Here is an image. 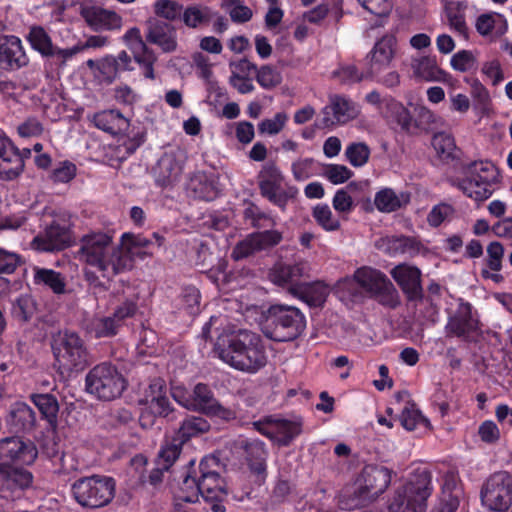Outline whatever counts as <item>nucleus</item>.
<instances>
[{
  "instance_id": "18",
  "label": "nucleus",
  "mask_w": 512,
  "mask_h": 512,
  "mask_svg": "<svg viewBox=\"0 0 512 512\" xmlns=\"http://www.w3.org/2000/svg\"><path fill=\"white\" fill-rule=\"evenodd\" d=\"M359 110L355 102L341 95H333L330 102L322 109V117L316 126L320 129L331 128L335 125L346 124L355 119Z\"/></svg>"
},
{
  "instance_id": "19",
  "label": "nucleus",
  "mask_w": 512,
  "mask_h": 512,
  "mask_svg": "<svg viewBox=\"0 0 512 512\" xmlns=\"http://www.w3.org/2000/svg\"><path fill=\"white\" fill-rule=\"evenodd\" d=\"M32 483L30 471L0 463V499L14 501L20 498Z\"/></svg>"
},
{
  "instance_id": "42",
  "label": "nucleus",
  "mask_w": 512,
  "mask_h": 512,
  "mask_svg": "<svg viewBox=\"0 0 512 512\" xmlns=\"http://www.w3.org/2000/svg\"><path fill=\"white\" fill-rule=\"evenodd\" d=\"M467 7V0L451 1L445 6V12L450 27L462 36H467L468 31L465 20V10Z\"/></svg>"
},
{
  "instance_id": "47",
  "label": "nucleus",
  "mask_w": 512,
  "mask_h": 512,
  "mask_svg": "<svg viewBox=\"0 0 512 512\" xmlns=\"http://www.w3.org/2000/svg\"><path fill=\"white\" fill-rule=\"evenodd\" d=\"M477 32L482 36L489 35L494 29L498 35L507 31V21L501 14H481L475 24Z\"/></svg>"
},
{
  "instance_id": "32",
  "label": "nucleus",
  "mask_w": 512,
  "mask_h": 512,
  "mask_svg": "<svg viewBox=\"0 0 512 512\" xmlns=\"http://www.w3.org/2000/svg\"><path fill=\"white\" fill-rule=\"evenodd\" d=\"M7 424L15 432H30L36 424L35 412L26 403L16 402L10 408Z\"/></svg>"
},
{
  "instance_id": "43",
  "label": "nucleus",
  "mask_w": 512,
  "mask_h": 512,
  "mask_svg": "<svg viewBox=\"0 0 512 512\" xmlns=\"http://www.w3.org/2000/svg\"><path fill=\"white\" fill-rule=\"evenodd\" d=\"M220 470V459L213 455H205L198 466L195 467V460H190L188 469L183 477L207 478V476H213L219 474Z\"/></svg>"
},
{
  "instance_id": "52",
  "label": "nucleus",
  "mask_w": 512,
  "mask_h": 512,
  "mask_svg": "<svg viewBox=\"0 0 512 512\" xmlns=\"http://www.w3.org/2000/svg\"><path fill=\"white\" fill-rule=\"evenodd\" d=\"M413 135L421 134L430 130L435 123L434 113L425 106H414L413 108Z\"/></svg>"
},
{
  "instance_id": "9",
  "label": "nucleus",
  "mask_w": 512,
  "mask_h": 512,
  "mask_svg": "<svg viewBox=\"0 0 512 512\" xmlns=\"http://www.w3.org/2000/svg\"><path fill=\"white\" fill-rule=\"evenodd\" d=\"M127 388V380L110 362L95 365L85 376V389L101 401L119 398Z\"/></svg>"
},
{
  "instance_id": "30",
  "label": "nucleus",
  "mask_w": 512,
  "mask_h": 512,
  "mask_svg": "<svg viewBox=\"0 0 512 512\" xmlns=\"http://www.w3.org/2000/svg\"><path fill=\"white\" fill-rule=\"evenodd\" d=\"M132 59L126 51H121L117 56L108 55L97 63V69L102 79L107 84L115 81L118 75L123 71H130Z\"/></svg>"
},
{
  "instance_id": "59",
  "label": "nucleus",
  "mask_w": 512,
  "mask_h": 512,
  "mask_svg": "<svg viewBox=\"0 0 512 512\" xmlns=\"http://www.w3.org/2000/svg\"><path fill=\"white\" fill-rule=\"evenodd\" d=\"M265 229L266 230L264 231H256L252 233L259 251L271 249L283 240L282 232L272 228Z\"/></svg>"
},
{
  "instance_id": "57",
  "label": "nucleus",
  "mask_w": 512,
  "mask_h": 512,
  "mask_svg": "<svg viewBox=\"0 0 512 512\" xmlns=\"http://www.w3.org/2000/svg\"><path fill=\"white\" fill-rule=\"evenodd\" d=\"M464 81L471 88V96L475 102L476 107L485 110L491 103V98L486 87L476 77H465Z\"/></svg>"
},
{
  "instance_id": "51",
  "label": "nucleus",
  "mask_w": 512,
  "mask_h": 512,
  "mask_svg": "<svg viewBox=\"0 0 512 512\" xmlns=\"http://www.w3.org/2000/svg\"><path fill=\"white\" fill-rule=\"evenodd\" d=\"M312 216L316 223L325 231L334 232L340 229L339 219L333 216L327 204H317L313 208Z\"/></svg>"
},
{
  "instance_id": "28",
  "label": "nucleus",
  "mask_w": 512,
  "mask_h": 512,
  "mask_svg": "<svg viewBox=\"0 0 512 512\" xmlns=\"http://www.w3.org/2000/svg\"><path fill=\"white\" fill-rule=\"evenodd\" d=\"M182 174V165L173 154H164L153 169L155 185L165 189L176 184Z\"/></svg>"
},
{
  "instance_id": "46",
  "label": "nucleus",
  "mask_w": 512,
  "mask_h": 512,
  "mask_svg": "<svg viewBox=\"0 0 512 512\" xmlns=\"http://www.w3.org/2000/svg\"><path fill=\"white\" fill-rule=\"evenodd\" d=\"M183 445V440H179L174 436L165 439L158 453V465L162 466L163 469L169 470L180 456Z\"/></svg>"
},
{
  "instance_id": "40",
  "label": "nucleus",
  "mask_w": 512,
  "mask_h": 512,
  "mask_svg": "<svg viewBox=\"0 0 512 512\" xmlns=\"http://www.w3.org/2000/svg\"><path fill=\"white\" fill-rule=\"evenodd\" d=\"M210 430V423L200 416H187L181 423L174 437L183 440V444L191 438L198 437Z\"/></svg>"
},
{
  "instance_id": "56",
  "label": "nucleus",
  "mask_w": 512,
  "mask_h": 512,
  "mask_svg": "<svg viewBox=\"0 0 512 512\" xmlns=\"http://www.w3.org/2000/svg\"><path fill=\"white\" fill-rule=\"evenodd\" d=\"M400 421L402 426L408 431L414 430L421 424L426 425L429 423L428 419L423 416L414 403L406 404L401 412Z\"/></svg>"
},
{
  "instance_id": "4",
  "label": "nucleus",
  "mask_w": 512,
  "mask_h": 512,
  "mask_svg": "<svg viewBox=\"0 0 512 512\" xmlns=\"http://www.w3.org/2000/svg\"><path fill=\"white\" fill-rule=\"evenodd\" d=\"M393 471L382 465H365L350 489L339 497L345 510L362 508L377 499L391 483Z\"/></svg>"
},
{
  "instance_id": "15",
  "label": "nucleus",
  "mask_w": 512,
  "mask_h": 512,
  "mask_svg": "<svg viewBox=\"0 0 512 512\" xmlns=\"http://www.w3.org/2000/svg\"><path fill=\"white\" fill-rule=\"evenodd\" d=\"M283 176L274 163H266L258 175V186L262 197L268 199L272 204L284 209L290 198H293L298 190L289 187L281 191Z\"/></svg>"
},
{
  "instance_id": "49",
  "label": "nucleus",
  "mask_w": 512,
  "mask_h": 512,
  "mask_svg": "<svg viewBox=\"0 0 512 512\" xmlns=\"http://www.w3.org/2000/svg\"><path fill=\"white\" fill-rule=\"evenodd\" d=\"M183 8L177 0H156L153 4L154 14L168 23L180 21Z\"/></svg>"
},
{
  "instance_id": "17",
  "label": "nucleus",
  "mask_w": 512,
  "mask_h": 512,
  "mask_svg": "<svg viewBox=\"0 0 512 512\" xmlns=\"http://www.w3.org/2000/svg\"><path fill=\"white\" fill-rule=\"evenodd\" d=\"M38 455L35 444L18 436L0 440V461L5 465H31Z\"/></svg>"
},
{
  "instance_id": "44",
  "label": "nucleus",
  "mask_w": 512,
  "mask_h": 512,
  "mask_svg": "<svg viewBox=\"0 0 512 512\" xmlns=\"http://www.w3.org/2000/svg\"><path fill=\"white\" fill-rule=\"evenodd\" d=\"M121 326L110 316L95 317L87 324V332L96 339L111 338L118 334Z\"/></svg>"
},
{
  "instance_id": "48",
  "label": "nucleus",
  "mask_w": 512,
  "mask_h": 512,
  "mask_svg": "<svg viewBox=\"0 0 512 512\" xmlns=\"http://www.w3.org/2000/svg\"><path fill=\"white\" fill-rule=\"evenodd\" d=\"M122 244L126 248L134 249H155L160 248L164 242V236L157 232H153L151 238L145 237L141 234L124 233L121 237Z\"/></svg>"
},
{
  "instance_id": "45",
  "label": "nucleus",
  "mask_w": 512,
  "mask_h": 512,
  "mask_svg": "<svg viewBox=\"0 0 512 512\" xmlns=\"http://www.w3.org/2000/svg\"><path fill=\"white\" fill-rule=\"evenodd\" d=\"M244 205L243 218L252 228L260 230L275 226L276 223L271 215L262 211L254 202L246 200Z\"/></svg>"
},
{
  "instance_id": "50",
  "label": "nucleus",
  "mask_w": 512,
  "mask_h": 512,
  "mask_svg": "<svg viewBox=\"0 0 512 512\" xmlns=\"http://www.w3.org/2000/svg\"><path fill=\"white\" fill-rule=\"evenodd\" d=\"M459 504V491L455 487L452 488L450 481L446 480L439 502L431 512H456Z\"/></svg>"
},
{
  "instance_id": "25",
  "label": "nucleus",
  "mask_w": 512,
  "mask_h": 512,
  "mask_svg": "<svg viewBox=\"0 0 512 512\" xmlns=\"http://www.w3.org/2000/svg\"><path fill=\"white\" fill-rule=\"evenodd\" d=\"M20 150L6 136L0 137V175L6 180L17 178L24 169Z\"/></svg>"
},
{
  "instance_id": "62",
  "label": "nucleus",
  "mask_w": 512,
  "mask_h": 512,
  "mask_svg": "<svg viewBox=\"0 0 512 512\" xmlns=\"http://www.w3.org/2000/svg\"><path fill=\"white\" fill-rule=\"evenodd\" d=\"M255 75L258 84L264 89L274 88L281 82L279 73L270 65L257 68Z\"/></svg>"
},
{
  "instance_id": "61",
  "label": "nucleus",
  "mask_w": 512,
  "mask_h": 512,
  "mask_svg": "<svg viewBox=\"0 0 512 512\" xmlns=\"http://www.w3.org/2000/svg\"><path fill=\"white\" fill-rule=\"evenodd\" d=\"M226 269L227 262L221 260L216 267H212L206 272L207 278L220 290L226 289L231 281V275L227 273Z\"/></svg>"
},
{
  "instance_id": "31",
  "label": "nucleus",
  "mask_w": 512,
  "mask_h": 512,
  "mask_svg": "<svg viewBox=\"0 0 512 512\" xmlns=\"http://www.w3.org/2000/svg\"><path fill=\"white\" fill-rule=\"evenodd\" d=\"M367 294L384 307L395 309L400 305V296L397 289L382 271H380V275L377 276L376 282Z\"/></svg>"
},
{
  "instance_id": "38",
  "label": "nucleus",
  "mask_w": 512,
  "mask_h": 512,
  "mask_svg": "<svg viewBox=\"0 0 512 512\" xmlns=\"http://www.w3.org/2000/svg\"><path fill=\"white\" fill-rule=\"evenodd\" d=\"M30 400L38 408L42 419H45L50 427L55 428L59 412L57 398L52 394L45 393L32 394Z\"/></svg>"
},
{
  "instance_id": "55",
  "label": "nucleus",
  "mask_w": 512,
  "mask_h": 512,
  "mask_svg": "<svg viewBox=\"0 0 512 512\" xmlns=\"http://www.w3.org/2000/svg\"><path fill=\"white\" fill-rule=\"evenodd\" d=\"M216 402L210 387L204 383H198L193 389V407L204 414Z\"/></svg>"
},
{
  "instance_id": "5",
  "label": "nucleus",
  "mask_w": 512,
  "mask_h": 512,
  "mask_svg": "<svg viewBox=\"0 0 512 512\" xmlns=\"http://www.w3.org/2000/svg\"><path fill=\"white\" fill-rule=\"evenodd\" d=\"M306 328V317L297 307L273 304L264 314L262 331L275 342H290L302 335Z\"/></svg>"
},
{
  "instance_id": "34",
  "label": "nucleus",
  "mask_w": 512,
  "mask_h": 512,
  "mask_svg": "<svg viewBox=\"0 0 512 512\" xmlns=\"http://www.w3.org/2000/svg\"><path fill=\"white\" fill-rule=\"evenodd\" d=\"M411 201L409 192L396 194L392 188H383L375 194L374 204L378 211L391 213L406 207Z\"/></svg>"
},
{
  "instance_id": "20",
  "label": "nucleus",
  "mask_w": 512,
  "mask_h": 512,
  "mask_svg": "<svg viewBox=\"0 0 512 512\" xmlns=\"http://www.w3.org/2000/svg\"><path fill=\"white\" fill-rule=\"evenodd\" d=\"M30 63L22 40L13 34L0 33V71L16 72Z\"/></svg>"
},
{
  "instance_id": "60",
  "label": "nucleus",
  "mask_w": 512,
  "mask_h": 512,
  "mask_svg": "<svg viewBox=\"0 0 512 512\" xmlns=\"http://www.w3.org/2000/svg\"><path fill=\"white\" fill-rule=\"evenodd\" d=\"M294 491V485L286 479H278L270 494L271 505H280L288 502Z\"/></svg>"
},
{
  "instance_id": "33",
  "label": "nucleus",
  "mask_w": 512,
  "mask_h": 512,
  "mask_svg": "<svg viewBox=\"0 0 512 512\" xmlns=\"http://www.w3.org/2000/svg\"><path fill=\"white\" fill-rule=\"evenodd\" d=\"M383 116L388 122L396 123L402 132L413 135V114L401 102L392 97L386 99Z\"/></svg>"
},
{
  "instance_id": "13",
  "label": "nucleus",
  "mask_w": 512,
  "mask_h": 512,
  "mask_svg": "<svg viewBox=\"0 0 512 512\" xmlns=\"http://www.w3.org/2000/svg\"><path fill=\"white\" fill-rule=\"evenodd\" d=\"M481 502L490 511L505 512L512 504V477L506 471L490 475L480 491Z\"/></svg>"
},
{
  "instance_id": "22",
  "label": "nucleus",
  "mask_w": 512,
  "mask_h": 512,
  "mask_svg": "<svg viewBox=\"0 0 512 512\" xmlns=\"http://www.w3.org/2000/svg\"><path fill=\"white\" fill-rule=\"evenodd\" d=\"M81 16L94 31H116L122 27V17L115 11L100 6H84Z\"/></svg>"
},
{
  "instance_id": "21",
  "label": "nucleus",
  "mask_w": 512,
  "mask_h": 512,
  "mask_svg": "<svg viewBox=\"0 0 512 512\" xmlns=\"http://www.w3.org/2000/svg\"><path fill=\"white\" fill-rule=\"evenodd\" d=\"M390 274L408 302H423L422 273L418 267L403 263L396 265Z\"/></svg>"
},
{
  "instance_id": "53",
  "label": "nucleus",
  "mask_w": 512,
  "mask_h": 512,
  "mask_svg": "<svg viewBox=\"0 0 512 512\" xmlns=\"http://www.w3.org/2000/svg\"><path fill=\"white\" fill-rule=\"evenodd\" d=\"M371 150L364 142H352L345 150V156L353 167L364 166L370 158Z\"/></svg>"
},
{
  "instance_id": "64",
  "label": "nucleus",
  "mask_w": 512,
  "mask_h": 512,
  "mask_svg": "<svg viewBox=\"0 0 512 512\" xmlns=\"http://www.w3.org/2000/svg\"><path fill=\"white\" fill-rule=\"evenodd\" d=\"M288 116L284 112H278L273 118L264 119L258 124V129L261 133L269 135L278 134L285 126Z\"/></svg>"
},
{
  "instance_id": "35",
  "label": "nucleus",
  "mask_w": 512,
  "mask_h": 512,
  "mask_svg": "<svg viewBox=\"0 0 512 512\" xmlns=\"http://www.w3.org/2000/svg\"><path fill=\"white\" fill-rule=\"evenodd\" d=\"M94 125L111 135H117L125 132L129 127L128 120L118 110H104L98 112L93 117Z\"/></svg>"
},
{
  "instance_id": "63",
  "label": "nucleus",
  "mask_w": 512,
  "mask_h": 512,
  "mask_svg": "<svg viewBox=\"0 0 512 512\" xmlns=\"http://www.w3.org/2000/svg\"><path fill=\"white\" fill-rule=\"evenodd\" d=\"M454 213L452 205L447 203H440L432 207L427 215L428 224L433 227H439L445 220L451 217Z\"/></svg>"
},
{
  "instance_id": "24",
  "label": "nucleus",
  "mask_w": 512,
  "mask_h": 512,
  "mask_svg": "<svg viewBox=\"0 0 512 512\" xmlns=\"http://www.w3.org/2000/svg\"><path fill=\"white\" fill-rule=\"evenodd\" d=\"M146 41L157 45L163 52H174L177 48L176 28L163 20L153 19L148 21Z\"/></svg>"
},
{
  "instance_id": "39",
  "label": "nucleus",
  "mask_w": 512,
  "mask_h": 512,
  "mask_svg": "<svg viewBox=\"0 0 512 512\" xmlns=\"http://www.w3.org/2000/svg\"><path fill=\"white\" fill-rule=\"evenodd\" d=\"M293 289L295 298L302 300L309 306H319L325 300L324 286L320 282H308L304 280Z\"/></svg>"
},
{
  "instance_id": "11",
  "label": "nucleus",
  "mask_w": 512,
  "mask_h": 512,
  "mask_svg": "<svg viewBox=\"0 0 512 512\" xmlns=\"http://www.w3.org/2000/svg\"><path fill=\"white\" fill-rule=\"evenodd\" d=\"M116 482L112 477L92 475L77 479L71 486L75 501L85 508L107 506L115 497Z\"/></svg>"
},
{
  "instance_id": "41",
  "label": "nucleus",
  "mask_w": 512,
  "mask_h": 512,
  "mask_svg": "<svg viewBox=\"0 0 512 512\" xmlns=\"http://www.w3.org/2000/svg\"><path fill=\"white\" fill-rule=\"evenodd\" d=\"M34 284L48 287L55 294H63L66 290L65 278L58 271L47 268H34Z\"/></svg>"
},
{
  "instance_id": "36",
  "label": "nucleus",
  "mask_w": 512,
  "mask_h": 512,
  "mask_svg": "<svg viewBox=\"0 0 512 512\" xmlns=\"http://www.w3.org/2000/svg\"><path fill=\"white\" fill-rule=\"evenodd\" d=\"M188 189L194 198L212 201L218 196V189L213 177L205 172L195 173L188 183Z\"/></svg>"
},
{
  "instance_id": "8",
  "label": "nucleus",
  "mask_w": 512,
  "mask_h": 512,
  "mask_svg": "<svg viewBox=\"0 0 512 512\" xmlns=\"http://www.w3.org/2000/svg\"><path fill=\"white\" fill-rule=\"evenodd\" d=\"M433 491L432 473L417 468L389 501V512H425L427 499Z\"/></svg>"
},
{
  "instance_id": "12",
  "label": "nucleus",
  "mask_w": 512,
  "mask_h": 512,
  "mask_svg": "<svg viewBox=\"0 0 512 512\" xmlns=\"http://www.w3.org/2000/svg\"><path fill=\"white\" fill-rule=\"evenodd\" d=\"M73 223L67 214L55 215L52 221L32 240L33 249L40 252L62 251L74 241Z\"/></svg>"
},
{
  "instance_id": "23",
  "label": "nucleus",
  "mask_w": 512,
  "mask_h": 512,
  "mask_svg": "<svg viewBox=\"0 0 512 512\" xmlns=\"http://www.w3.org/2000/svg\"><path fill=\"white\" fill-rule=\"evenodd\" d=\"M240 448L250 471L264 480L267 476L268 457L265 442L257 438H246L240 441Z\"/></svg>"
},
{
  "instance_id": "27",
  "label": "nucleus",
  "mask_w": 512,
  "mask_h": 512,
  "mask_svg": "<svg viewBox=\"0 0 512 512\" xmlns=\"http://www.w3.org/2000/svg\"><path fill=\"white\" fill-rule=\"evenodd\" d=\"M395 38L392 36H384L378 40L372 51L367 55L368 59V75L372 78L377 77L385 70L394 56Z\"/></svg>"
},
{
  "instance_id": "1",
  "label": "nucleus",
  "mask_w": 512,
  "mask_h": 512,
  "mask_svg": "<svg viewBox=\"0 0 512 512\" xmlns=\"http://www.w3.org/2000/svg\"><path fill=\"white\" fill-rule=\"evenodd\" d=\"M432 146L443 163L460 169L462 177H457L453 181V185L465 196L481 203L493 195L494 185L500 182V173L491 161L479 160L463 163L461 161L462 150L457 147L454 137L446 132L434 134Z\"/></svg>"
},
{
  "instance_id": "6",
  "label": "nucleus",
  "mask_w": 512,
  "mask_h": 512,
  "mask_svg": "<svg viewBox=\"0 0 512 512\" xmlns=\"http://www.w3.org/2000/svg\"><path fill=\"white\" fill-rule=\"evenodd\" d=\"M202 496L211 502L213 512H226L223 504L228 496L226 482L220 473L207 478L183 477L179 489L174 493V505L178 508L182 502L196 503Z\"/></svg>"
},
{
  "instance_id": "29",
  "label": "nucleus",
  "mask_w": 512,
  "mask_h": 512,
  "mask_svg": "<svg viewBox=\"0 0 512 512\" xmlns=\"http://www.w3.org/2000/svg\"><path fill=\"white\" fill-rule=\"evenodd\" d=\"M167 391L166 382L162 378L153 379L148 389V404L160 417L173 421L176 418L175 409L167 396Z\"/></svg>"
},
{
  "instance_id": "10",
  "label": "nucleus",
  "mask_w": 512,
  "mask_h": 512,
  "mask_svg": "<svg viewBox=\"0 0 512 512\" xmlns=\"http://www.w3.org/2000/svg\"><path fill=\"white\" fill-rule=\"evenodd\" d=\"M52 351L61 374L83 371L89 365V351L75 332L65 331L52 344Z\"/></svg>"
},
{
  "instance_id": "37",
  "label": "nucleus",
  "mask_w": 512,
  "mask_h": 512,
  "mask_svg": "<svg viewBox=\"0 0 512 512\" xmlns=\"http://www.w3.org/2000/svg\"><path fill=\"white\" fill-rule=\"evenodd\" d=\"M211 21V10L208 6L190 4L183 8L180 22L188 29L198 30Z\"/></svg>"
},
{
  "instance_id": "16",
  "label": "nucleus",
  "mask_w": 512,
  "mask_h": 512,
  "mask_svg": "<svg viewBox=\"0 0 512 512\" xmlns=\"http://www.w3.org/2000/svg\"><path fill=\"white\" fill-rule=\"evenodd\" d=\"M447 337H457L470 342L474 334L480 330L477 312L470 302L459 299L455 312L448 317L444 327Z\"/></svg>"
},
{
  "instance_id": "7",
  "label": "nucleus",
  "mask_w": 512,
  "mask_h": 512,
  "mask_svg": "<svg viewBox=\"0 0 512 512\" xmlns=\"http://www.w3.org/2000/svg\"><path fill=\"white\" fill-rule=\"evenodd\" d=\"M25 40L30 48L43 59V69L47 78L59 76L60 72L66 67L67 61L82 50L79 46L59 47L53 43L48 31L40 25L29 27Z\"/></svg>"
},
{
  "instance_id": "26",
  "label": "nucleus",
  "mask_w": 512,
  "mask_h": 512,
  "mask_svg": "<svg viewBox=\"0 0 512 512\" xmlns=\"http://www.w3.org/2000/svg\"><path fill=\"white\" fill-rule=\"evenodd\" d=\"M304 276L305 268L302 263H277L269 273L271 282L286 289L291 295H293V289L304 280Z\"/></svg>"
},
{
  "instance_id": "2",
  "label": "nucleus",
  "mask_w": 512,
  "mask_h": 512,
  "mask_svg": "<svg viewBox=\"0 0 512 512\" xmlns=\"http://www.w3.org/2000/svg\"><path fill=\"white\" fill-rule=\"evenodd\" d=\"M77 252L80 261L96 268L103 277H113L132 269L130 255L122 247H114L113 235L104 231H90L79 240Z\"/></svg>"
},
{
  "instance_id": "54",
  "label": "nucleus",
  "mask_w": 512,
  "mask_h": 512,
  "mask_svg": "<svg viewBox=\"0 0 512 512\" xmlns=\"http://www.w3.org/2000/svg\"><path fill=\"white\" fill-rule=\"evenodd\" d=\"M77 175V166L69 161L63 160L50 171L49 179L54 184H66L71 182Z\"/></svg>"
},
{
  "instance_id": "58",
  "label": "nucleus",
  "mask_w": 512,
  "mask_h": 512,
  "mask_svg": "<svg viewBox=\"0 0 512 512\" xmlns=\"http://www.w3.org/2000/svg\"><path fill=\"white\" fill-rule=\"evenodd\" d=\"M138 311L137 300L124 298L113 308L112 317L122 327L127 319L133 318Z\"/></svg>"
},
{
  "instance_id": "3",
  "label": "nucleus",
  "mask_w": 512,
  "mask_h": 512,
  "mask_svg": "<svg viewBox=\"0 0 512 512\" xmlns=\"http://www.w3.org/2000/svg\"><path fill=\"white\" fill-rule=\"evenodd\" d=\"M216 349L225 363L239 371L256 373L267 364L266 350L260 335L248 330L219 338Z\"/></svg>"
},
{
  "instance_id": "14",
  "label": "nucleus",
  "mask_w": 512,
  "mask_h": 512,
  "mask_svg": "<svg viewBox=\"0 0 512 512\" xmlns=\"http://www.w3.org/2000/svg\"><path fill=\"white\" fill-rule=\"evenodd\" d=\"M252 425L257 432L279 447L290 446L303 431L301 419L288 420L274 415L265 416Z\"/></svg>"
}]
</instances>
